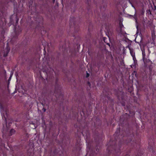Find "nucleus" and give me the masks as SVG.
Instances as JSON below:
<instances>
[{
	"label": "nucleus",
	"mask_w": 156,
	"mask_h": 156,
	"mask_svg": "<svg viewBox=\"0 0 156 156\" xmlns=\"http://www.w3.org/2000/svg\"><path fill=\"white\" fill-rule=\"evenodd\" d=\"M15 131L13 129H12L10 131V133L11 135H12L15 133Z\"/></svg>",
	"instance_id": "obj_1"
},
{
	"label": "nucleus",
	"mask_w": 156,
	"mask_h": 156,
	"mask_svg": "<svg viewBox=\"0 0 156 156\" xmlns=\"http://www.w3.org/2000/svg\"><path fill=\"white\" fill-rule=\"evenodd\" d=\"M142 51L143 56V58H144V57H145V52L144 51Z\"/></svg>",
	"instance_id": "obj_2"
},
{
	"label": "nucleus",
	"mask_w": 156,
	"mask_h": 156,
	"mask_svg": "<svg viewBox=\"0 0 156 156\" xmlns=\"http://www.w3.org/2000/svg\"><path fill=\"white\" fill-rule=\"evenodd\" d=\"M43 110L44 112H45L46 111V109L44 108H43Z\"/></svg>",
	"instance_id": "obj_3"
},
{
	"label": "nucleus",
	"mask_w": 156,
	"mask_h": 156,
	"mask_svg": "<svg viewBox=\"0 0 156 156\" xmlns=\"http://www.w3.org/2000/svg\"><path fill=\"white\" fill-rule=\"evenodd\" d=\"M89 74L87 73V77L89 76Z\"/></svg>",
	"instance_id": "obj_4"
},
{
	"label": "nucleus",
	"mask_w": 156,
	"mask_h": 156,
	"mask_svg": "<svg viewBox=\"0 0 156 156\" xmlns=\"http://www.w3.org/2000/svg\"><path fill=\"white\" fill-rule=\"evenodd\" d=\"M55 0H53V2H55Z\"/></svg>",
	"instance_id": "obj_5"
},
{
	"label": "nucleus",
	"mask_w": 156,
	"mask_h": 156,
	"mask_svg": "<svg viewBox=\"0 0 156 156\" xmlns=\"http://www.w3.org/2000/svg\"><path fill=\"white\" fill-rule=\"evenodd\" d=\"M108 44V45L109 46V44Z\"/></svg>",
	"instance_id": "obj_6"
},
{
	"label": "nucleus",
	"mask_w": 156,
	"mask_h": 156,
	"mask_svg": "<svg viewBox=\"0 0 156 156\" xmlns=\"http://www.w3.org/2000/svg\"><path fill=\"white\" fill-rule=\"evenodd\" d=\"M127 156H129V155H127Z\"/></svg>",
	"instance_id": "obj_7"
}]
</instances>
